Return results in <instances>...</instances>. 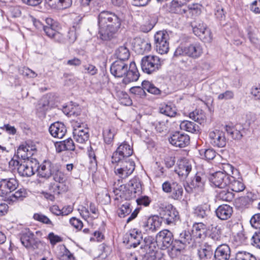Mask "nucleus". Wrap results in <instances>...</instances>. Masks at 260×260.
I'll use <instances>...</instances> for the list:
<instances>
[{
  "label": "nucleus",
  "instance_id": "obj_21",
  "mask_svg": "<svg viewBox=\"0 0 260 260\" xmlns=\"http://www.w3.org/2000/svg\"><path fill=\"white\" fill-rule=\"evenodd\" d=\"M129 188L127 190L129 195L126 197L127 200H130L136 197V194L142 192V185L140 180L137 178H134L129 182Z\"/></svg>",
  "mask_w": 260,
  "mask_h": 260
},
{
  "label": "nucleus",
  "instance_id": "obj_32",
  "mask_svg": "<svg viewBox=\"0 0 260 260\" xmlns=\"http://www.w3.org/2000/svg\"><path fill=\"white\" fill-rule=\"evenodd\" d=\"M159 112L169 117H174L177 114V109L174 105L168 104H162L159 108Z\"/></svg>",
  "mask_w": 260,
  "mask_h": 260
},
{
  "label": "nucleus",
  "instance_id": "obj_46",
  "mask_svg": "<svg viewBox=\"0 0 260 260\" xmlns=\"http://www.w3.org/2000/svg\"><path fill=\"white\" fill-rule=\"evenodd\" d=\"M199 153L202 158L210 160L213 159L216 156V152L212 149L199 150Z\"/></svg>",
  "mask_w": 260,
  "mask_h": 260
},
{
  "label": "nucleus",
  "instance_id": "obj_12",
  "mask_svg": "<svg viewBox=\"0 0 260 260\" xmlns=\"http://www.w3.org/2000/svg\"><path fill=\"white\" fill-rule=\"evenodd\" d=\"M142 241L141 232L137 229L130 230L126 233L123 238V242L130 247H136L140 245Z\"/></svg>",
  "mask_w": 260,
  "mask_h": 260
},
{
  "label": "nucleus",
  "instance_id": "obj_50",
  "mask_svg": "<svg viewBox=\"0 0 260 260\" xmlns=\"http://www.w3.org/2000/svg\"><path fill=\"white\" fill-rule=\"evenodd\" d=\"M209 237L215 241H220L221 238V230L218 226L212 227Z\"/></svg>",
  "mask_w": 260,
  "mask_h": 260
},
{
  "label": "nucleus",
  "instance_id": "obj_36",
  "mask_svg": "<svg viewBox=\"0 0 260 260\" xmlns=\"http://www.w3.org/2000/svg\"><path fill=\"white\" fill-rule=\"evenodd\" d=\"M219 188L220 190L217 191L218 200L226 202H230L233 200L234 198L233 194L229 191L228 186Z\"/></svg>",
  "mask_w": 260,
  "mask_h": 260
},
{
  "label": "nucleus",
  "instance_id": "obj_8",
  "mask_svg": "<svg viewBox=\"0 0 260 260\" xmlns=\"http://www.w3.org/2000/svg\"><path fill=\"white\" fill-rule=\"evenodd\" d=\"M162 190L170 194V197L175 200L180 201L183 194L182 185L177 182L165 181L162 184Z\"/></svg>",
  "mask_w": 260,
  "mask_h": 260
},
{
  "label": "nucleus",
  "instance_id": "obj_16",
  "mask_svg": "<svg viewBox=\"0 0 260 260\" xmlns=\"http://www.w3.org/2000/svg\"><path fill=\"white\" fill-rule=\"evenodd\" d=\"M210 143L214 147L222 148L226 145V140L224 132L215 129L209 133Z\"/></svg>",
  "mask_w": 260,
  "mask_h": 260
},
{
  "label": "nucleus",
  "instance_id": "obj_38",
  "mask_svg": "<svg viewBox=\"0 0 260 260\" xmlns=\"http://www.w3.org/2000/svg\"><path fill=\"white\" fill-rule=\"evenodd\" d=\"M157 243L156 240L154 241V238L151 236L146 237L142 241L141 246V248H144L149 252L154 251Z\"/></svg>",
  "mask_w": 260,
  "mask_h": 260
},
{
  "label": "nucleus",
  "instance_id": "obj_31",
  "mask_svg": "<svg viewBox=\"0 0 260 260\" xmlns=\"http://www.w3.org/2000/svg\"><path fill=\"white\" fill-rule=\"evenodd\" d=\"M229 184L228 187L235 192H240L244 189V185L240 178L236 179L233 176H230L229 178Z\"/></svg>",
  "mask_w": 260,
  "mask_h": 260
},
{
  "label": "nucleus",
  "instance_id": "obj_37",
  "mask_svg": "<svg viewBox=\"0 0 260 260\" xmlns=\"http://www.w3.org/2000/svg\"><path fill=\"white\" fill-rule=\"evenodd\" d=\"M68 189V187L66 184H61L59 183H51L49 187V190L50 192L54 195H59L60 193L66 192Z\"/></svg>",
  "mask_w": 260,
  "mask_h": 260
},
{
  "label": "nucleus",
  "instance_id": "obj_6",
  "mask_svg": "<svg viewBox=\"0 0 260 260\" xmlns=\"http://www.w3.org/2000/svg\"><path fill=\"white\" fill-rule=\"evenodd\" d=\"M116 164L117 166L114 168V172L121 179H126L129 176L135 169L134 161L130 159H128V160H122Z\"/></svg>",
  "mask_w": 260,
  "mask_h": 260
},
{
  "label": "nucleus",
  "instance_id": "obj_17",
  "mask_svg": "<svg viewBox=\"0 0 260 260\" xmlns=\"http://www.w3.org/2000/svg\"><path fill=\"white\" fill-rule=\"evenodd\" d=\"M159 218L164 220L168 225L175 224L180 219L179 212L173 206L170 209L166 210L165 212L161 213Z\"/></svg>",
  "mask_w": 260,
  "mask_h": 260
},
{
  "label": "nucleus",
  "instance_id": "obj_64",
  "mask_svg": "<svg viewBox=\"0 0 260 260\" xmlns=\"http://www.w3.org/2000/svg\"><path fill=\"white\" fill-rule=\"evenodd\" d=\"M70 223L75 229L80 230L83 228V223L81 220L76 217H72L70 220Z\"/></svg>",
  "mask_w": 260,
  "mask_h": 260
},
{
  "label": "nucleus",
  "instance_id": "obj_55",
  "mask_svg": "<svg viewBox=\"0 0 260 260\" xmlns=\"http://www.w3.org/2000/svg\"><path fill=\"white\" fill-rule=\"evenodd\" d=\"M156 206L158 208L159 215H160L162 213L165 212L168 209H169L173 205L167 202L160 201L156 203Z\"/></svg>",
  "mask_w": 260,
  "mask_h": 260
},
{
  "label": "nucleus",
  "instance_id": "obj_47",
  "mask_svg": "<svg viewBox=\"0 0 260 260\" xmlns=\"http://www.w3.org/2000/svg\"><path fill=\"white\" fill-rule=\"evenodd\" d=\"M155 45L169 40V36L166 31H157L154 36Z\"/></svg>",
  "mask_w": 260,
  "mask_h": 260
},
{
  "label": "nucleus",
  "instance_id": "obj_26",
  "mask_svg": "<svg viewBox=\"0 0 260 260\" xmlns=\"http://www.w3.org/2000/svg\"><path fill=\"white\" fill-rule=\"evenodd\" d=\"M17 171L19 174L22 177H30L36 171L35 168L31 166V163L28 161L20 164L17 168Z\"/></svg>",
  "mask_w": 260,
  "mask_h": 260
},
{
  "label": "nucleus",
  "instance_id": "obj_62",
  "mask_svg": "<svg viewBox=\"0 0 260 260\" xmlns=\"http://www.w3.org/2000/svg\"><path fill=\"white\" fill-rule=\"evenodd\" d=\"M48 238L50 241L51 245H54L57 243L62 241V238L58 235H55L53 232L50 233L48 234Z\"/></svg>",
  "mask_w": 260,
  "mask_h": 260
},
{
  "label": "nucleus",
  "instance_id": "obj_48",
  "mask_svg": "<svg viewBox=\"0 0 260 260\" xmlns=\"http://www.w3.org/2000/svg\"><path fill=\"white\" fill-rule=\"evenodd\" d=\"M115 132L114 128L105 129L103 131V136L105 142L108 144H111L114 139Z\"/></svg>",
  "mask_w": 260,
  "mask_h": 260
},
{
  "label": "nucleus",
  "instance_id": "obj_34",
  "mask_svg": "<svg viewBox=\"0 0 260 260\" xmlns=\"http://www.w3.org/2000/svg\"><path fill=\"white\" fill-rule=\"evenodd\" d=\"M115 55L117 60L126 61L130 56V52L126 44L117 48L115 52Z\"/></svg>",
  "mask_w": 260,
  "mask_h": 260
},
{
  "label": "nucleus",
  "instance_id": "obj_57",
  "mask_svg": "<svg viewBox=\"0 0 260 260\" xmlns=\"http://www.w3.org/2000/svg\"><path fill=\"white\" fill-rule=\"evenodd\" d=\"M206 27V25L204 23H199L198 25L193 27V32L196 36L200 37L202 36L203 32H204Z\"/></svg>",
  "mask_w": 260,
  "mask_h": 260
},
{
  "label": "nucleus",
  "instance_id": "obj_11",
  "mask_svg": "<svg viewBox=\"0 0 260 260\" xmlns=\"http://www.w3.org/2000/svg\"><path fill=\"white\" fill-rule=\"evenodd\" d=\"M162 219L158 215L146 217L140 222V226L146 232H155L161 225Z\"/></svg>",
  "mask_w": 260,
  "mask_h": 260
},
{
  "label": "nucleus",
  "instance_id": "obj_3",
  "mask_svg": "<svg viewBox=\"0 0 260 260\" xmlns=\"http://www.w3.org/2000/svg\"><path fill=\"white\" fill-rule=\"evenodd\" d=\"M203 53V48L199 43L190 44L185 46H179L176 49L174 55L179 56L186 55L193 59L199 58Z\"/></svg>",
  "mask_w": 260,
  "mask_h": 260
},
{
  "label": "nucleus",
  "instance_id": "obj_13",
  "mask_svg": "<svg viewBox=\"0 0 260 260\" xmlns=\"http://www.w3.org/2000/svg\"><path fill=\"white\" fill-rule=\"evenodd\" d=\"M230 177L223 172L217 171L210 176L209 180L211 185L215 187L224 188L228 186Z\"/></svg>",
  "mask_w": 260,
  "mask_h": 260
},
{
  "label": "nucleus",
  "instance_id": "obj_52",
  "mask_svg": "<svg viewBox=\"0 0 260 260\" xmlns=\"http://www.w3.org/2000/svg\"><path fill=\"white\" fill-rule=\"evenodd\" d=\"M157 52L160 54H165L168 52L169 50V41H165L163 43L155 45Z\"/></svg>",
  "mask_w": 260,
  "mask_h": 260
},
{
  "label": "nucleus",
  "instance_id": "obj_33",
  "mask_svg": "<svg viewBox=\"0 0 260 260\" xmlns=\"http://www.w3.org/2000/svg\"><path fill=\"white\" fill-rule=\"evenodd\" d=\"M73 2V0H45V2L50 7L62 9L70 8L72 5Z\"/></svg>",
  "mask_w": 260,
  "mask_h": 260
},
{
  "label": "nucleus",
  "instance_id": "obj_5",
  "mask_svg": "<svg viewBox=\"0 0 260 260\" xmlns=\"http://www.w3.org/2000/svg\"><path fill=\"white\" fill-rule=\"evenodd\" d=\"M141 66L144 73L151 74L157 71L160 68L161 63L158 57L147 55L142 58Z\"/></svg>",
  "mask_w": 260,
  "mask_h": 260
},
{
  "label": "nucleus",
  "instance_id": "obj_49",
  "mask_svg": "<svg viewBox=\"0 0 260 260\" xmlns=\"http://www.w3.org/2000/svg\"><path fill=\"white\" fill-rule=\"evenodd\" d=\"M132 211L130 208V204L128 203H125L121 205L117 211L118 216L121 218H124L128 215Z\"/></svg>",
  "mask_w": 260,
  "mask_h": 260
},
{
  "label": "nucleus",
  "instance_id": "obj_61",
  "mask_svg": "<svg viewBox=\"0 0 260 260\" xmlns=\"http://www.w3.org/2000/svg\"><path fill=\"white\" fill-rule=\"evenodd\" d=\"M251 244L256 248L260 249V230L253 234L251 237Z\"/></svg>",
  "mask_w": 260,
  "mask_h": 260
},
{
  "label": "nucleus",
  "instance_id": "obj_41",
  "mask_svg": "<svg viewBox=\"0 0 260 260\" xmlns=\"http://www.w3.org/2000/svg\"><path fill=\"white\" fill-rule=\"evenodd\" d=\"M28 146L25 145H21L17 149V155L18 157L22 159H28L32 155L31 151L28 150Z\"/></svg>",
  "mask_w": 260,
  "mask_h": 260
},
{
  "label": "nucleus",
  "instance_id": "obj_18",
  "mask_svg": "<svg viewBox=\"0 0 260 260\" xmlns=\"http://www.w3.org/2000/svg\"><path fill=\"white\" fill-rule=\"evenodd\" d=\"M177 166L175 170L176 173L183 178H186L192 169L190 162L186 159H181L178 161Z\"/></svg>",
  "mask_w": 260,
  "mask_h": 260
},
{
  "label": "nucleus",
  "instance_id": "obj_35",
  "mask_svg": "<svg viewBox=\"0 0 260 260\" xmlns=\"http://www.w3.org/2000/svg\"><path fill=\"white\" fill-rule=\"evenodd\" d=\"M206 230V225L202 222L193 224L191 230V234L194 239L202 238Z\"/></svg>",
  "mask_w": 260,
  "mask_h": 260
},
{
  "label": "nucleus",
  "instance_id": "obj_51",
  "mask_svg": "<svg viewBox=\"0 0 260 260\" xmlns=\"http://www.w3.org/2000/svg\"><path fill=\"white\" fill-rule=\"evenodd\" d=\"M201 6L198 4H191L187 6V10L182 9L184 13L189 11L192 15H198L201 13Z\"/></svg>",
  "mask_w": 260,
  "mask_h": 260
},
{
  "label": "nucleus",
  "instance_id": "obj_59",
  "mask_svg": "<svg viewBox=\"0 0 260 260\" xmlns=\"http://www.w3.org/2000/svg\"><path fill=\"white\" fill-rule=\"evenodd\" d=\"M250 222L253 228L260 229V213L253 215L250 219Z\"/></svg>",
  "mask_w": 260,
  "mask_h": 260
},
{
  "label": "nucleus",
  "instance_id": "obj_30",
  "mask_svg": "<svg viewBox=\"0 0 260 260\" xmlns=\"http://www.w3.org/2000/svg\"><path fill=\"white\" fill-rule=\"evenodd\" d=\"M56 27L45 26L43 30L48 37L60 42L63 40V36L61 33L56 30Z\"/></svg>",
  "mask_w": 260,
  "mask_h": 260
},
{
  "label": "nucleus",
  "instance_id": "obj_9",
  "mask_svg": "<svg viewBox=\"0 0 260 260\" xmlns=\"http://www.w3.org/2000/svg\"><path fill=\"white\" fill-rule=\"evenodd\" d=\"M19 182L15 177L2 178L0 180V196L7 198L15 190Z\"/></svg>",
  "mask_w": 260,
  "mask_h": 260
},
{
  "label": "nucleus",
  "instance_id": "obj_45",
  "mask_svg": "<svg viewBox=\"0 0 260 260\" xmlns=\"http://www.w3.org/2000/svg\"><path fill=\"white\" fill-rule=\"evenodd\" d=\"M142 86L148 92L153 94H159L160 93V90L156 87L152 83L148 81H144L142 83Z\"/></svg>",
  "mask_w": 260,
  "mask_h": 260
},
{
  "label": "nucleus",
  "instance_id": "obj_19",
  "mask_svg": "<svg viewBox=\"0 0 260 260\" xmlns=\"http://www.w3.org/2000/svg\"><path fill=\"white\" fill-rule=\"evenodd\" d=\"M231 251L230 246L226 244L219 245L214 251L215 260H231Z\"/></svg>",
  "mask_w": 260,
  "mask_h": 260
},
{
  "label": "nucleus",
  "instance_id": "obj_60",
  "mask_svg": "<svg viewBox=\"0 0 260 260\" xmlns=\"http://www.w3.org/2000/svg\"><path fill=\"white\" fill-rule=\"evenodd\" d=\"M234 98V93L232 90H226L224 92L220 93L218 95L217 99L219 100H232Z\"/></svg>",
  "mask_w": 260,
  "mask_h": 260
},
{
  "label": "nucleus",
  "instance_id": "obj_53",
  "mask_svg": "<svg viewBox=\"0 0 260 260\" xmlns=\"http://www.w3.org/2000/svg\"><path fill=\"white\" fill-rule=\"evenodd\" d=\"M135 43H137L140 45V49L144 50L145 51H149L151 49V46L150 43L140 38L135 39Z\"/></svg>",
  "mask_w": 260,
  "mask_h": 260
},
{
  "label": "nucleus",
  "instance_id": "obj_4",
  "mask_svg": "<svg viewBox=\"0 0 260 260\" xmlns=\"http://www.w3.org/2000/svg\"><path fill=\"white\" fill-rule=\"evenodd\" d=\"M194 239L189 231L183 230L174 239L172 252H180L185 248L191 244Z\"/></svg>",
  "mask_w": 260,
  "mask_h": 260
},
{
  "label": "nucleus",
  "instance_id": "obj_43",
  "mask_svg": "<svg viewBox=\"0 0 260 260\" xmlns=\"http://www.w3.org/2000/svg\"><path fill=\"white\" fill-rule=\"evenodd\" d=\"M51 176H52L53 179L56 183L66 184L67 177L63 172L59 170L58 166L56 167L55 171H53Z\"/></svg>",
  "mask_w": 260,
  "mask_h": 260
},
{
  "label": "nucleus",
  "instance_id": "obj_42",
  "mask_svg": "<svg viewBox=\"0 0 260 260\" xmlns=\"http://www.w3.org/2000/svg\"><path fill=\"white\" fill-rule=\"evenodd\" d=\"M180 128L187 132L194 133L198 131L199 126L194 122L184 120L181 122L180 124Z\"/></svg>",
  "mask_w": 260,
  "mask_h": 260
},
{
  "label": "nucleus",
  "instance_id": "obj_7",
  "mask_svg": "<svg viewBox=\"0 0 260 260\" xmlns=\"http://www.w3.org/2000/svg\"><path fill=\"white\" fill-rule=\"evenodd\" d=\"M133 153V149L126 142L121 143L115 151L111 157L112 164L122 160H128V157Z\"/></svg>",
  "mask_w": 260,
  "mask_h": 260
},
{
  "label": "nucleus",
  "instance_id": "obj_15",
  "mask_svg": "<svg viewBox=\"0 0 260 260\" xmlns=\"http://www.w3.org/2000/svg\"><path fill=\"white\" fill-rule=\"evenodd\" d=\"M57 166L49 160H44L40 166L35 167V170L38 172L40 177L49 178Z\"/></svg>",
  "mask_w": 260,
  "mask_h": 260
},
{
  "label": "nucleus",
  "instance_id": "obj_54",
  "mask_svg": "<svg viewBox=\"0 0 260 260\" xmlns=\"http://www.w3.org/2000/svg\"><path fill=\"white\" fill-rule=\"evenodd\" d=\"M35 220L46 224L53 225L52 221L46 216L41 213H35L33 216Z\"/></svg>",
  "mask_w": 260,
  "mask_h": 260
},
{
  "label": "nucleus",
  "instance_id": "obj_63",
  "mask_svg": "<svg viewBox=\"0 0 260 260\" xmlns=\"http://www.w3.org/2000/svg\"><path fill=\"white\" fill-rule=\"evenodd\" d=\"M199 37L205 42H211L212 40V36L210 30L207 27L205 30H204V32H203L202 36Z\"/></svg>",
  "mask_w": 260,
  "mask_h": 260
},
{
  "label": "nucleus",
  "instance_id": "obj_23",
  "mask_svg": "<svg viewBox=\"0 0 260 260\" xmlns=\"http://www.w3.org/2000/svg\"><path fill=\"white\" fill-rule=\"evenodd\" d=\"M54 145L57 153H60L63 151H74L75 149V143L71 138L56 142Z\"/></svg>",
  "mask_w": 260,
  "mask_h": 260
},
{
  "label": "nucleus",
  "instance_id": "obj_22",
  "mask_svg": "<svg viewBox=\"0 0 260 260\" xmlns=\"http://www.w3.org/2000/svg\"><path fill=\"white\" fill-rule=\"evenodd\" d=\"M49 131L52 136L59 139L62 138L67 133L65 125L59 122L52 124L49 127Z\"/></svg>",
  "mask_w": 260,
  "mask_h": 260
},
{
  "label": "nucleus",
  "instance_id": "obj_10",
  "mask_svg": "<svg viewBox=\"0 0 260 260\" xmlns=\"http://www.w3.org/2000/svg\"><path fill=\"white\" fill-rule=\"evenodd\" d=\"M156 242L161 249H166L174 245V236L168 230H163L159 232L155 236Z\"/></svg>",
  "mask_w": 260,
  "mask_h": 260
},
{
  "label": "nucleus",
  "instance_id": "obj_27",
  "mask_svg": "<svg viewBox=\"0 0 260 260\" xmlns=\"http://www.w3.org/2000/svg\"><path fill=\"white\" fill-rule=\"evenodd\" d=\"M74 138L79 143H83L88 140L89 134L88 129L81 128V125L75 128L73 131Z\"/></svg>",
  "mask_w": 260,
  "mask_h": 260
},
{
  "label": "nucleus",
  "instance_id": "obj_1",
  "mask_svg": "<svg viewBox=\"0 0 260 260\" xmlns=\"http://www.w3.org/2000/svg\"><path fill=\"white\" fill-rule=\"evenodd\" d=\"M99 34L104 40L111 39L121 25V20L115 13L108 11L101 12L98 16Z\"/></svg>",
  "mask_w": 260,
  "mask_h": 260
},
{
  "label": "nucleus",
  "instance_id": "obj_56",
  "mask_svg": "<svg viewBox=\"0 0 260 260\" xmlns=\"http://www.w3.org/2000/svg\"><path fill=\"white\" fill-rule=\"evenodd\" d=\"M69 112L67 113V115L69 116H80L81 114V109L80 107L77 105L76 106H69Z\"/></svg>",
  "mask_w": 260,
  "mask_h": 260
},
{
  "label": "nucleus",
  "instance_id": "obj_58",
  "mask_svg": "<svg viewBox=\"0 0 260 260\" xmlns=\"http://www.w3.org/2000/svg\"><path fill=\"white\" fill-rule=\"evenodd\" d=\"M146 89L142 86L141 87L140 86H135L133 87L130 89V92L134 94L138 95L140 97L145 96H146Z\"/></svg>",
  "mask_w": 260,
  "mask_h": 260
},
{
  "label": "nucleus",
  "instance_id": "obj_24",
  "mask_svg": "<svg viewBox=\"0 0 260 260\" xmlns=\"http://www.w3.org/2000/svg\"><path fill=\"white\" fill-rule=\"evenodd\" d=\"M233 212V208L226 204L219 206L215 211L217 217L221 220L229 219L232 216Z\"/></svg>",
  "mask_w": 260,
  "mask_h": 260
},
{
  "label": "nucleus",
  "instance_id": "obj_2",
  "mask_svg": "<svg viewBox=\"0 0 260 260\" xmlns=\"http://www.w3.org/2000/svg\"><path fill=\"white\" fill-rule=\"evenodd\" d=\"M110 72L116 78H123V82L127 84L136 81L139 77V73L134 61L129 64L127 61L116 60L110 67Z\"/></svg>",
  "mask_w": 260,
  "mask_h": 260
},
{
  "label": "nucleus",
  "instance_id": "obj_44",
  "mask_svg": "<svg viewBox=\"0 0 260 260\" xmlns=\"http://www.w3.org/2000/svg\"><path fill=\"white\" fill-rule=\"evenodd\" d=\"M231 260H257L256 257L252 254L245 251H238L235 256L234 259Z\"/></svg>",
  "mask_w": 260,
  "mask_h": 260
},
{
  "label": "nucleus",
  "instance_id": "obj_29",
  "mask_svg": "<svg viewBox=\"0 0 260 260\" xmlns=\"http://www.w3.org/2000/svg\"><path fill=\"white\" fill-rule=\"evenodd\" d=\"M198 253L201 259H210L213 254L212 246L207 243H205L198 249Z\"/></svg>",
  "mask_w": 260,
  "mask_h": 260
},
{
  "label": "nucleus",
  "instance_id": "obj_39",
  "mask_svg": "<svg viewBox=\"0 0 260 260\" xmlns=\"http://www.w3.org/2000/svg\"><path fill=\"white\" fill-rule=\"evenodd\" d=\"M189 117L194 121L202 124L205 122L206 120V115L203 110L200 109H196L189 113Z\"/></svg>",
  "mask_w": 260,
  "mask_h": 260
},
{
  "label": "nucleus",
  "instance_id": "obj_14",
  "mask_svg": "<svg viewBox=\"0 0 260 260\" xmlns=\"http://www.w3.org/2000/svg\"><path fill=\"white\" fill-rule=\"evenodd\" d=\"M169 141L172 145L183 148L189 144L190 138L185 133L176 131L171 135Z\"/></svg>",
  "mask_w": 260,
  "mask_h": 260
},
{
  "label": "nucleus",
  "instance_id": "obj_28",
  "mask_svg": "<svg viewBox=\"0 0 260 260\" xmlns=\"http://www.w3.org/2000/svg\"><path fill=\"white\" fill-rule=\"evenodd\" d=\"M35 235L29 231L22 233L20 236L22 244L27 248L32 247L35 244Z\"/></svg>",
  "mask_w": 260,
  "mask_h": 260
},
{
  "label": "nucleus",
  "instance_id": "obj_40",
  "mask_svg": "<svg viewBox=\"0 0 260 260\" xmlns=\"http://www.w3.org/2000/svg\"><path fill=\"white\" fill-rule=\"evenodd\" d=\"M27 196V192L24 188H21L17 191H15V193L11 194L8 198V200H9L12 202H15L17 201H22Z\"/></svg>",
  "mask_w": 260,
  "mask_h": 260
},
{
  "label": "nucleus",
  "instance_id": "obj_25",
  "mask_svg": "<svg viewBox=\"0 0 260 260\" xmlns=\"http://www.w3.org/2000/svg\"><path fill=\"white\" fill-rule=\"evenodd\" d=\"M210 213V205L206 204L198 205L194 208L193 214L199 219H207Z\"/></svg>",
  "mask_w": 260,
  "mask_h": 260
},
{
  "label": "nucleus",
  "instance_id": "obj_20",
  "mask_svg": "<svg viewBox=\"0 0 260 260\" xmlns=\"http://www.w3.org/2000/svg\"><path fill=\"white\" fill-rule=\"evenodd\" d=\"M206 176L201 172H197L193 179L190 181L191 187L195 190H199L201 193L204 192Z\"/></svg>",
  "mask_w": 260,
  "mask_h": 260
}]
</instances>
